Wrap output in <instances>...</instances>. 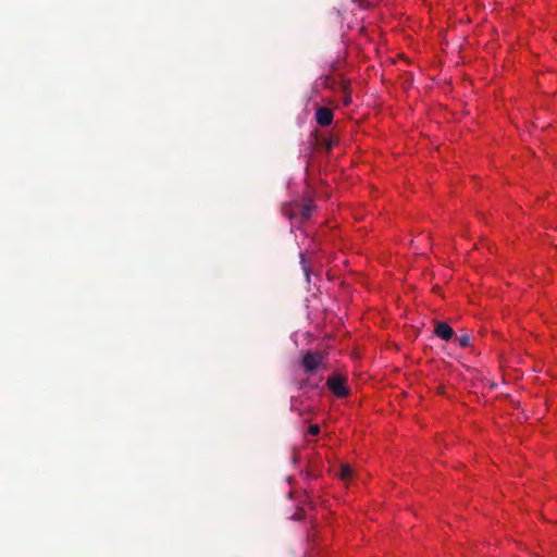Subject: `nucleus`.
Masks as SVG:
<instances>
[{
    "instance_id": "nucleus-1",
    "label": "nucleus",
    "mask_w": 557,
    "mask_h": 557,
    "mask_svg": "<svg viewBox=\"0 0 557 557\" xmlns=\"http://www.w3.org/2000/svg\"><path fill=\"white\" fill-rule=\"evenodd\" d=\"M314 210V205L311 200H308L304 203L296 202L288 208L283 210L284 214L287 215L290 220L298 219L299 222H304L310 219L312 211Z\"/></svg>"
},
{
    "instance_id": "nucleus-2",
    "label": "nucleus",
    "mask_w": 557,
    "mask_h": 557,
    "mask_svg": "<svg viewBox=\"0 0 557 557\" xmlns=\"http://www.w3.org/2000/svg\"><path fill=\"white\" fill-rule=\"evenodd\" d=\"M323 355L310 350L301 352L300 366L306 374L313 375L323 368Z\"/></svg>"
},
{
    "instance_id": "nucleus-3",
    "label": "nucleus",
    "mask_w": 557,
    "mask_h": 557,
    "mask_svg": "<svg viewBox=\"0 0 557 557\" xmlns=\"http://www.w3.org/2000/svg\"><path fill=\"white\" fill-rule=\"evenodd\" d=\"M326 385L337 397H345L348 395L346 379L339 374L331 375L326 381Z\"/></svg>"
},
{
    "instance_id": "nucleus-4",
    "label": "nucleus",
    "mask_w": 557,
    "mask_h": 557,
    "mask_svg": "<svg viewBox=\"0 0 557 557\" xmlns=\"http://www.w3.org/2000/svg\"><path fill=\"white\" fill-rule=\"evenodd\" d=\"M434 334L443 341H450L454 337L453 327L443 321H436L434 327Z\"/></svg>"
},
{
    "instance_id": "nucleus-5",
    "label": "nucleus",
    "mask_w": 557,
    "mask_h": 557,
    "mask_svg": "<svg viewBox=\"0 0 557 557\" xmlns=\"http://www.w3.org/2000/svg\"><path fill=\"white\" fill-rule=\"evenodd\" d=\"M315 121L320 126H329L333 122V111L326 107H320L315 112Z\"/></svg>"
},
{
    "instance_id": "nucleus-6",
    "label": "nucleus",
    "mask_w": 557,
    "mask_h": 557,
    "mask_svg": "<svg viewBox=\"0 0 557 557\" xmlns=\"http://www.w3.org/2000/svg\"><path fill=\"white\" fill-rule=\"evenodd\" d=\"M352 475V469L349 465H342L339 470V476L343 481H348Z\"/></svg>"
},
{
    "instance_id": "nucleus-7",
    "label": "nucleus",
    "mask_w": 557,
    "mask_h": 557,
    "mask_svg": "<svg viewBox=\"0 0 557 557\" xmlns=\"http://www.w3.org/2000/svg\"><path fill=\"white\" fill-rule=\"evenodd\" d=\"M456 341L461 348L470 346V336L468 334L457 337Z\"/></svg>"
},
{
    "instance_id": "nucleus-8",
    "label": "nucleus",
    "mask_w": 557,
    "mask_h": 557,
    "mask_svg": "<svg viewBox=\"0 0 557 557\" xmlns=\"http://www.w3.org/2000/svg\"><path fill=\"white\" fill-rule=\"evenodd\" d=\"M308 431H309V434L315 436L320 433V426L318 424H312V425H310Z\"/></svg>"
},
{
    "instance_id": "nucleus-9",
    "label": "nucleus",
    "mask_w": 557,
    "mask_h": 557,
    "mask_svg": "<svg viewBox=\"0 0 557 557\" xmlns=\"http://www.w3.org/2000/svg\"><path fill=\"white\" fill-rule=\"evenodd\" d=\"M323 144L325 146V149L327 151H330L333 147L334 141H333V139L330 138V139H325Z\"/></svg>"
},
{
    "instance_id": "nucleus-10",
    "label": "nucleus",
    "mask_w": 557,
    "mask_h": 557,
    "mask_svg": "<svg viewBox=\"0 0 557 557\" xmlns=\"http://www.w3.org/2000/svg\"><path fill=\"white\" fill-rule=\"evenodd\" d=\"M350 97L349 96H346L345 99H344V103L347 106L350 103Z\"/></svg>"
},
{
    "instance_id": "nucleus-11",
    "label": "nucleus",
    "mask_w": 557,
    "mask_h": 557,
    "mask_svg": "<svg viewBox=\"0 0 557 557\" xmlns=\"http://www.w3.org/2000/svg\"><path fill=\"white\" fill-rule=\"evenodd\" d=\"M307 384V380L300 382V387H304Z\"/></svg>"
},
{
    "instance_id": "nucleus-12",
    "label": "nucleus",
    "mask_w": 557,
    "mask_h": 557,
    "mask_svg": "<svg viewBox=\"0 0 557 557\" xmlns=\"http://www.w3.org/2000/svg\"><path fill=\"white\" fill-rule=\"evenodd\" d=\"M294 401H296L295 399L292 400V404H290V407L292 409H294Z\"/></svg>"
}]
</instances>
